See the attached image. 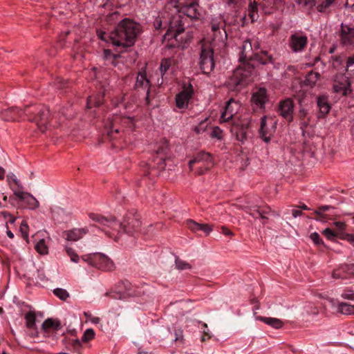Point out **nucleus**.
I'll return each mask as SVG.
<instances>
[{
	"label": "nucleus",
	"instance_id": "obj_1",
	"mask_svg": "<svg viewBox=\"0 0 354 354\" xmlns=\"http://www.w3.org/2000/svg\"><path fill=\"white\" fill-rule=\"evenodd\" d=\"M2 118L6 121H18L28 120L33 122L42 133L48 129L50 112L43 105H28L24 109L19 107H10L1 113Z\"/></svg>",
	"mask_w": 354,
	"mask_h": 354
},
{
	"label": "nucleus",
	"instance_id": "obj_2",
	"mask_svg": "<svg viewBox=\"0 0 354 354\" xmlns=\"http://www.w3.org/2000/svg\"><path fill=\"white\" fill-rule=\"evenodd\" d=\"M88 216L92 221L111 227L112 231H106V234L111 237H113L115 240L118 239V234H121L122 231L133 234L140 231L142 225L140 215L138 213H128L122 223L116 221L113 216L105 217L95 213H90Z\"/></svg>",
	"mask_w": 354,
	"mask_h": 354
},
{
	"label": "nucleus",
	"instance_id": "obj_3",
	"mask_svg": "<svg viewBox=\"0 0 354 354\" xmlns=\"http://www.w3.org/2000/svg\"><path fill=\"white\" fill-rule=\"evenodd\" d=\"M141 32L140 24L129 19L122 20L115 30L110 32V39L115 46L130 47L133 46Z\"/></svg>",
	"mask_w": 354,
	"mask_h": 354
},
{
	"label": "nucleus",
	"instance_id": "obj_4",
	"mask_svg": "<svg viewBox=\"0 0 354 354\" xmlns=\"http://www.w3.org/2000/svg\"><path fill=\"white\" fill-rule=\"evenodd\" d=\"M169 149L167 142H162L156 150V155L149 164L150 171H145V175L158 176L166 167V160L169 159Z\"/></svg>",
	"mask_w": 354,
	"mask_h": 354
},
{
	"label": "nucleus",
	"instance_id": "obj_5",
	"mask_svg": "<svg viewBox=\"0 0 354 354\" xmlns=\"http://www.w3.org/2000/svg\"><path fill=\"white\" fill-rule=\"evenodd\" d=\"M253 68L249 65H243L236 68L227 82V86L233 91L240 90L247 84Z\"/></svg>",
	"mask_w": 354,
	"mask_h": 354
},
{
	"label": "nucleus",
	"instance_id": "obj_6",
	"mask_svg": "<svg viewBox=\"0 0 354 354\" xmlns=\"http://www.w3.org/2000/svg\"><path fill=\"white\" fill-rule=\"evenodd\" d=\"M81 258L90 266L103 271H112L115 269L113 261L102 253L85 254Z\"/></svg>",
	"mask_w": 354,
	"mask_h": 354
},
{
	"label": "nucleus",
	"instance_id": "obj_7",
	"mask_svg": "<svg viewBox=\"0 0 354 354\" xmlns=\"http://www.w3.org/2000/svg\"><path fill=\"white\" fill-rule=\"evenodd\" d=\"M214 165L212 156L208 153L201 152L198 153L189 162L190 170H195L198 175H202Z\"/></svg>",
	"mask_w": 354,
	"mask_h": 354
},
{
	"label": "nucleus",
	"instance_id": "obj_8",
	"mask_svg": "<svg viewBox=\"0 0 354 354\" xmlns=\"http://www.w3.org/2000/svg\"><path fill=\"white\" fill-rule=\"evenodd\" d=\"M199 66L202 72L209 74L214 68V50L211 44L205 42L201 47Z\"/></svg>",
	"mask_w": 354,
	"mask_h": 354
},
{
	"label": "nucleus",
	"instance_id": "obj_9",
	"mask_svg": "<svg viewBox=\"0 0 354 354\" xmlns=\"http://www.w3.org/2000/svg\"><path fill=\"white\" fill-rule=\"evenodd\" d=\"M185 30L182 23V17L180 15L172 17L169 21V26L167 32L165 34V39H170L171 37L177 40V37Z\"/></svg>",
	"mask_w": 354,
	"mask_h": 354
},
{
	"label": "nucleus",
	"instance_id": "obj_10",
	"mask_svg": "<svg viewBox=\"0 0 354 354\" xmlns=\"http://www.w3.org/2000/svg\"><path fill=\"white\" fill-rule=\"evenodd\" d=\"M250 122L249 117H243L232 125L231 131L238 140L243 142L246 139Z\"/></svg>",
	"mask_w": 354,
	"mask_h": 354
},
{
	"label": "nucleus",
	"instance_id": "obj_11",
	"mask_svg": "<svg viewBox=\"0 0 354 354\" xmlns=\"http://www.w3.org/2000/svg\"><path fill=\"white\" fill-rule=\"evenodd\" d=\"M308 43V37L300 33L295 32L290 36L289 47L294 53L304 50Z\"/></svg>",
	"mask_w": 354,
	"mask_h": 354
},
{
	"label": "nucleus",
	"instance_id": "obj_12",
	"mask_svg": "<svg viewBox=\"0 0 354 354\" xmlns=\"http://www.w3.org/2000/svg\"><path fill=\"white\" fill-rule=\"evenodd\" d=\"M339 36L340 43L343 46H353L354 44V25L342 24Z\"/></svg>",
	"mask_w": 354,
	"mask_h": 354
},
{
	"label": "nucleus",
	"instance_id": "obj_13",
	"mask_svg": "<svg viewBox=\"0 0 354 354\" xmlns=\"http://www.w3.org/2000/svg\"><path fill=\"white\" fill-rule=\"evenodd\" d=\"M239 107V104L234 99H230L226 103L224 111L222 112L220 122H226L230 121L233 116L236 113Z\"/></svg>",
	"mask_w": 354,
	"mask_h": 354
},
{
	"label": "nucleus",
	"instance_id": "obj_14",
	"mask_svg": "<svg viewBox=\"0 0 354 354\" xmlns=\"http://www.w3.org/2000/svg\"><path fill=\"white\" fill-rule=\"evenodd\" d=\"M13 193L18 199L24 201L30 209L34 210L39 207V201L32 194L17 189H13Z\"/></svg>",
	"mask_w": 354,
	"mask_h": 354
},
{
	"label": "nucleus",
	"instance_id": "obj_15",
	"mask_svg": "<svg viewBox=\"0 0 354 354\" xmlns=\"http://www.w3.org/2000/svg\"><path fill=\"white\" fill-rule=\"evenodd\" d=\"M293 110L294 102L293 100L290 98L282 100L279 104V114L289 122L293 119Z\"/></svg>",
	"mask_w": 354,
	"mask_h": 354
},
{
	"label": "nucleus",
	"instance_id": "obj_16",
	"mask_svg": "<svg viewBox=\"0 0 354 354\" xmlns=\"http://www.w3.org/2000/svg\"><path fill=\"white\" fill-rule=\"evenodd\" d=\"M267 120L268 118L266 116H264L261 118L259 133L261 138L266 142H269L272 135V133L274 131L276 122L270 119L271 126L270 127H268L267 124Z\"/></svg>",
	"mask_w": 354,
	"mask_h": 354
},
{
	"label": "nucleus",
	"instance_id": "obj_17",
	"mask_svg": "<svg viewBox=\"0 0 354 354\" xmlns=\"http://www.w3.org/2000/svg\"><path fill=\"white\" fill-rule=\"evenodd\" d=\"M192 86L189 84L187 88H184L181 92L176 95V104L179 109H185L188 106L189 100L192 96Z\"/></svg>",
	"mask_w": 354,
	"mask_h": 354
},
{
	"label": "nucleus",
	"instance_id": "obj_18",
	"mask_svg": "<svg viewBox=\"0 0 354 354\" xmlns=\"http://www.w3.org/2000/svg\"><path fill=\"white\" fill-rule=\"evenodd\" d=\"M88 232L86 227L73 228L66 230L63 232L64 237L68 241H77L81 239Z\"/></svg>",
	"mask_w": 354,
	"mask_h": 354
},
{
	"label": "nucleus",
	"instance_id": "obj_19",
	"mask_svg": "<svg viewBox=\"0 0 354 354\" xmlns=\"http://www.w3.org/2000/svg\"><path fill=\"white\" fill-rule=\"evenodd\" d=\"M198 6L196 0H189L187 3L179 8L178 10L190 18H197L199 15Z\"/></svg>",
	"mask_w": 354,
	"mask_h": 354
},
{
	"label": "nucleus",
	"instance_id": "obj_20",
	"mask_svg": "<svg viewBox=\"0 0 354 354\" xmlns=\"http://www.w3.org/2000/svg\"><path fill=\"white\" fill-rule=\"evenodd\" d=\"M268 100L267 91L264 88H259L252 94L251 98L252 102L260 108L263 107Z\"/></svg>",
	"mask_w": 354,
	"mask_h": 354
},
{
	"label": "nucleus",
	"instance_id": "obj_21",
	"mask_svg": "<svg viewBox=\"0 0 354 354\" xmlns=\"http://www.w3.org/2000/svg\"><path fill=\"white\" fill-rule=\"evenodd\" d=\"M26 326L30 330V335L32 337H38V331L35 327V314L34 312L29 311L25 315Z\"/></svg>",
	"mask_w": 354,
	"mask_h": 354
},
{
	"label": "nucleus",
	"instance_id": "obj_22",
	"mask_svg": "<svg viewBox=\"0 0 354 354\" xmlns=\"http://www.w3.org/2000/svg\"><path fill=\"white\" fill-rule=\"evenodd\" d=\"M61 328L60 322L51 318L47 319L41 325V330L48 336L50 333H55Z\"/></svg>",
	"mask_w": 354,
	"mask_h": 354
},
{
	"label": "nucleus",
	"instance_id": "obj_23",
	"mask_svg": "<svg viewBox=\"0 0 354 354\" xmlns=\"http://www.w3.org/2000/svg\"><path fill=\"white\" fill-rule=\"evenodd\" d=\"M189 229L194 232H203L208 235L212 231V226L207 223H198L192 220L187 221Z\"/></svg>",
	"mask_w": 354,
	"mask_h": 354
},
{
	"label": "nucleus",
	"instance_id": "obj_24",
	"mask_svg": "<svg viewBox=\"0 0 354 354\" xmlns=\"http://www.w3.org/2000/svg\"><path fill=\"white\" fill-rule=\"evenodd\" d=\"M251 42L248 40L243 41L241 51V62L250 61L254 57Z\"/></svg>",
	"mask_w": 354,
	"mask_h": 354
},
{
	"label": "nucleus",
	"instance_id": "obj_25",
	"mask_svg": "<svg viewBox=\"0 0 354 354\" xmlns=\"http://www.w3.org/2000/svg\"><path fill=\"white\" fill-rule=\"evenodd\" d=\"M118 123L124 124H134V118L131 117H124L120 118L119 116H115L113 121H111L110 123V133H113V132L119 133L120 129L117 127Z\"/></svg>",
	"mask_w": 354,
	"mask_h": 354
},
{
	"label": "nucleus",
	"instance_id": "obj_26",
	"mask_svg": "<svg viewBox=\"0 0 354 354\" xmlns=\"http://www.w3.org/2000/svg\"><path fill=\"white\" fill-rule=\"evenodd\" d=\"M317 104L319 109L318 118H324L330 109L328 98L326 96H319L317 98Z\"/></svg>",
	"mask_w": 354,
	"mask_h": 354
},
{
	"label": "nucleus",
	"instance_id": "obj_27",
	"mask_svg": "<svg viewBox=\"0 0 354 354\" xmlns=\"http://www.w3.org/2000/svg\"><path fill=\"white\" fill-rule=\"evenodd\" d=\"M225 23L222 19L219 18L218 19H213L211 24L212 31L214 32V36L215 39L216 37L220 36L223 37V33L225 35V37H227L226 31L224 29Z\"/></svg>",
	"mask_w": 354,
	"mask_h": 354
},
{
	"label": "nucleus",
	"instance_id": "obj_28",
	"mask_svg": "<svg viewBox=\"0 0 354 354\" xmlns=\"http://www.w3.org/2000/svg\"><path fill=\"white\" fill-rule=\"evenodd\" d=\"M337 313L344 315H354V305L346 302H337L333 304Z\"/></svg>",
	"mask_w": 354,
	"mask_h": 354
},
{
	"label": "nucleus",
	"instance_id": "obj_29",
	"mask_svg": "<svg viewBox=\"0 0 354 354\" xmlns=\"http://www.w3.org/2000/svg\"><path fill=\"white\" fill-rule=\"evenodd\" d=\"M333 88L335 92L341 93L344 96L351 93V82L346 77L343 79V82L335 83Z\"/></svg>",
	"mask_w": 354,
	"mask_h": 354
},
{
	"label": "nucleus",
	"instance_id": "obj_30",
	"mask_svg": "<svg viewBox=\"0 0 354 354\" xmlns=\"http://www.w3.org/2000/svg\"><path fill=\"white\" fill-rule=\"evenodd\" d=\"M150 82L146 76L145 72H140L138 75L136 86L137 88H144L149 92Z\"/></svg>",
	"mask_w": 354,
	"mask_h": 354
},
{
	"label": "nucleus",
	"instance_id": "obj_31",
	"mask_svg": "<svg viewBox=\"0 0 354 354\" xmlns=\"http://www.w3.org/2000/svg\"><path fill=\"white\" fill-rule=\"evenodd\" d=\"M258 319L276 329L281 328L283 326V322L277 318L259 317Z\"/></svg>",
	"mask_w": 354,
	"mask_h": 354
},
{
	"label": "nucleus",
	"instance_id": "obj_32",
	"mask_svg": "<svg viewBox=\"0 0 354 354\" xmlns=\"http://www.w3.org/2000/svg\"><path fill=\"white\" fill-rule=\"evenodd\" d=\"M252 60L257 61L259 63L265 65L268 63L273 62V57L269 55L267 52H262L261 55L255 54Z\"/></svg>",
	"mask_w": 354,
	"mask_h": 354
},
{
	"label": "nucleus",
	"instance_id": "obj_33",
	"mask_svg": "<svg viewBox=\"0 0 354 354\" xmlns=\"http://www.w3.org/2000/svg\"><path fill=\"white\" fill-rule=\"evenodd\" d=\"M7 180L12 191L13 189L21 190L23 189L21 182L17 179L15 174H9L7 176Z\"/></svg>",
	"mask_w": 354,
	"mask_h": 354
},
{
	"label": "nucleus",
	"instance_id": "obj_34",
	"mask_svg": "<svg viewBox=\"0 0 354 354\" xmlns=\"http://www.w3.org/2000/svg\"><path fill=\"white\" fill-rule=\"evenodd\" d=\"M259 5L266 13L272 12V10L277 6L279 0H259Z\"/></svg>",
	"mask_w": 354,
	"mask_h": 354
},
{
	"label": "nucleus",
	"instance_id": "obj_35",
	"mask_svg": "<svg viewBox=\"0 0 354 354\" xmlns=\"http://www.w3.org/2000/svg\"><path fill=\"white\" fill-rule=\"evenodd\" d=\"M102 95H99L97 96H90L87 100V106L88 109L92 108L93 106H99L102 104Z\"/></svg>",
	"mask_w": 354,
	"mask_h": 354
},
{
	"label": "nucleus",
	"instance_id": "obj_36",
	"mask_svg": "<svg viewBox=\"0 0 354 354\" xmlns=\"http://www.w3.org/2000/svg\"><path fill=\"white\" fill-rule=\"evenodd\" d=\"M303 309L307 315H317L319 310L313 302L306 301L303 306Z\"/></svg>",
	"mask_w": 354,
	"mask_h": 354
},
{
	"label": "nucleus",
	"instance_id": "obj_37",
	"mask_svg": "<svg viewBox=\"0 0 354 354\" xmlns=\"http://www.w3.org/2000/svg\"><path fill=\"white\" fill-rule=\"evenodd\" d=\"M270 209L268 207L266 209L260 210L259 209H255L250 212V214L254 218H257V216H259L263 221V224L266 223V221L268 220V217L266 216L269 212Z\"/></svg>",
	"mask_w": 354,
	"mask_h": 354
},
{
	"label": "nucleus",
	"instance_id": "obj_38",
	"mask_svg": "<svg viewBox=\"0 0 354 354\" xmlns=\"http://www.w3.org/2000/svg\"><path fill=\"white\" fill-rule=\"evenodd\" d=\"M248 16L252 22L258 18L257 4L255 1L250 3L249 5Z\"/></svg>",
	"mask_w": 354,
	"mask_h": 354
},
{
	"label": "nucleus",
	"instance_id": "obj_39",
	"mask_svg": "<svg viewBox=\"0 0 354 354\" xmlns=\"http://www.w3.org/2000/svg\"><path fill=\"white\" fill-rule=\"evenodd\" d=\"M319 75L317 73L310 72L306 77V83L307 85L313 86L319 80Z\"/></svg>",
	"mask_w": 354,
	"mask_h": 354
},
{
	"label": "nucleus",
	"instance_id": "obj_40",
	"mask_svg": "<svg viewBox=\"0 0 354 354\" xmlns=\"http://www.w3.org/2000/svg\"><path fill=\"white\" fill-rule=\"evenodd\" d=\"M65 250H66V252L68 254V256L70 257L71 261L72 262H74L76 263L79 262L80 257L73 248L66 246L65 248Z\"/></svg>",
	"mask_w": 354,
	"mask_h": 354
},
{
	"label": "nucleus",
	"instance_id": "obj_41",
	"mask_svg": "<svg viewBox=\"0 0 354 354\" xmlns=\"http://www.w3.org/2000/svg\"><path fill=\"white\" fill-rule=\"evenodd\" d=\"M20 232L21 234V236L26 241L27 243L29 242L28 239V231L29 227L28 225V223L26 221H23L21 223L20 227H19Z\"/></svg>",
	"mask_w": 354,
	"mask_h": 354
},
{
	"label": "nucleus",
	"instance_id": "obj_42",
	"mask_svg": "<svg viewBox=\"0 0 354 354\" xmlns=\"http://www.w3.org/2000/svg\"><path fill=\"white\" fill-rule=\"evenodd\" d=\"M35 250L41 254H46L48 253V247L46 246L44 239H40L36 243Z\"/></svg>",
	"mask_w": 354,
	"mask_h": 354
},
{
	"label": "nucleus",
	"instance_id": "obj_43",
	"mask_svg": "<svg viewBox=\"0 0 354 354\" xmlns=\"http://www.w3.org/2000/svg\"><path fill=\"white\" fill-rule=\"evenodd\" d=\"M176 266L178 270H189L192 268V266L187 262L180 259L178 257L176 259L175 261Z\"/></svg>",
	"mask_w": 354,
	"mask_h": 354
},
{
	"label": "nucleus",
	"instance_id": "obj_44",
	"mask_svg": "<svg viewBox=\"0 0 354 354\" xmlns=\"http://www.w3.org/2000/svg\"><path fill=\"white\" fill-rule=\"evenodd\" d=\"M346 70L351 75H354V53L347 58L346 63Z\"/></svg>",
	"mask_w": 354,
	"mask_h": 354
},
{
	"label": "nucleus",
	"instance_id": "obj_45",
	"mask_svg": "<svg viewBox=\"0 0 354 354\" xmlns=\"http://www.w3.org/2000/svg\"><path fill=\"white\" fill-rule=\"evenodd\" d=\"M95 337V332L92 328L86 329L82 337V342H88L90 340L93 339Z\"/></svg>",
	"mask_w": 354,
	"mask_h": 354
},
{
	"label": "nucleus",
	"instance_id": "obj_46",
	"mask_svg": "<svg viewBox=\"0 0 354 354\" xmlns=\"http://www.w3.org/2000/svg\"><path fill=\"white\" fill-rule=\"evenodd\" d=\"M53 292L62 300H66L69 296L68 292L62 288H56L53 290Z\"/></svg>",
	"mask_w": 354,
	"mask_h": 354
},
{
	"label": "nucleus",
	"instance_id": "obj_47",
	"mask_svg": "<svg viewBox=\"0 0 354 354\" xmlns=\"http://www.w3.org/2000/svg\"><path fill=\"white\" fill-rule=\"evenodd\" d=\"M170 66L171 60L169 59H164L162 60L160 66V71L162 75H163L167 71Z\"/></svg>",
	"mask_w": 354,
	"mask_h": 354
},
{
	"label": "nucleus",
	"instance_id": "obj_48",
	"mask_svg": "<svg viewBox=\"0 0 354 354\" xmlns=\"http://www.w3.org/2000/svg\"><path fill=\"white\" fill-rule=\"evenodd\" d=\"M322 234L326 236L327 239L330 241L334 240L335 237L336 236L339 237V235L330 228H326L324 230L322 231Z\"/></svg>",
	"mask_w": 354,
	"mask_h": 354
},
{
	"label": "nucleus",
	"instance_id": "obj_49",
	"mask_svg": "<svg viewBox=\"0 0 354 354\" xmlns=\"http://www.w3.org/2000/svg\"><path fill=\"white\" fill-rule=\"evenodd\" d=\"M311 240L317 245H324V241L320 238V236L317 232H313L310 236Z\"/></svg>",
	"mask_w": 354,
	"mask_h": 354
},
{
	"label": "nucleus",
	"instance_id": "obj_50",
	"mask_svg": "<svg viewBox=\"0 0 354 354\" xmlns=\"http://www.w3.org/2000/svg\"><path fill=\"white\" fill-rule=\"evenodd\" d=\"M222 134L223 131L219 127H216L213 129L212 131L211 132L210 137L221 140L222 138Z\"/></svg>",
	"mask_w": 354,
	"mask_h": 354
},
{
	"label": "nucleus",
	"instance_id": "obj_51",
	"mask_svg": "<svg viewBox=\"0 0 354 354\" xmlns=\"http://www.w3.org/2000/svg\"><path fill=\"white\" fill-rule=\"evenodd\" d=\"M342 297L344 299L354 300V291L352 290H346L342 295Z\"/></svg>",
	"mask_w": 354,
	"mask_h": 354
},
{
	"label": "nucleus",
	"instance_id": "obj_52",
	"mask_svg": "<svg viewBox=\"0 0 354 354\" xmlns=\"http://www.w3.org/2000/svg\"><path fill=\"white\" fill-rule=\"evenodd\" d=\"M330 208L328 205L319 207L317 210L315 211V214L319 216V220L322 221L324 219L322 213L325 211L328 210Z\"/></svg>",
	"mask_w": 354,
	"mask_h": 354
},
{
	"label": "nucleus",
	"instance_id": "obj_53",
	"mask_svg": "<svg viewBox=\"0 0 354 354\" xmlns=\"http://www.w3.org/2000/svg\"><path fill=\"white\" fill-rule=\"evenodd\" d=\"M4 218L8 219L10 223H14L16 221V217L13 216L10 212L4 211L1 212Z\"/></svg>",
	"mask_w": 354,
	"mask_h": 354
},
{
	"label": "nucleus",
	"instance_id": "obj_54",
	"mask_svg": "<svg viewBox=\"0 0 354 354\" xmlns=\"http://www.w3.org/2000/svg\"><path fill=\"white\" fill-rule=\"evenodd\" d=\"M346 266L345 267H341L339 269H337V270H335L333 271V277L335 278V279H340V278H345L346 277V275L345 274H342L341 273V270H344V268H346Z\"/></svg>",
	"mask_w": 354,
	"mask_h": 354
},
{
	"label": "nucleus",
	"instance_id": "obj_55",
	"mask_svg": "<svg viewBox=\"0 0 354 354\" xmlns=\"http://www.w3.org/2000/svg\"><path fill=\"white\" fill-rule=\"evenodd\" d=\"M353 237H354V234H353L342 233V234H339V239H341L342 240H346L348 242H349L350 243L353 241Z\"/></svg>",
	"mask_w": 354,
	"mask_h": 354
},
{
	"label": "nucleus",
	"instance_id": "obj_56",
	"mask_svg": "<svg viewBox=\"0 0 354 354\" xmlns=\"http://www.w3.org/2000/svg\"><path fill=\"white\" fill-rule=\"evenodd\" d=\"M353 237H354V234H353L342 233V234H339V239H341L342 240H346L348 242H349L350 243L353 241Z\"/></svg>",
	"mask_w": 354,
	"mask_h": 354
},
{
	"label": "nucleus",
	"instance_id": "obj_57",
	"mask_svg": "<svg viewBox=\"0 0 354 354\" xmlns=\"http://www.w3.org/2000/svg\"><path fill=\"white\" fill-rule=\"evenodd\" d=\"M297 3L299 4L303 3L304 6H309L312 8L315 6L316 1L315 0H298Z\"/></svg>",
	"mask_w": 354,
	"mask_h": 354
},
{
	"label": "nucleus",
	"instance_id": "obj_58",
	"mask_svg": "<svg viewBox=\"0 0 354 354\" xmlns=\"http://www.w3.org/2000/svg\"><path fill=\"white\" fill-rule=\"evenodd\" d=\"M97 35L100 39L111 43V40L110 39V33L108 34L104 32H99Z\"/></svg>",
	"mask_w": 354,
	"mask_h": 354
},
{
	"label": "nucleus",
	"instance_id": "obj_59",
	"mask_svg": "<svg viewBox=\"0 0 354 354\" xmlns=\"http://www.w3.org/2000/svg\"><path fill=\"white\" fill-rule=\"evenodd\" d=\"M329 6H326V1H324V2L319 4L317 6V11L320 12H324L326 8L328 7Z\"/></svg>",
	"mask_w": 354,
	"mask_h": 354
},
{
	"label": "nucleus",
	"instance_id": "obj_60",
	"mask_svg": "<svg viewBox=\"0 0 354 354\" xmlns=\"http://www.w3.org/2000/svg\"><path fill=\"white\" fill-rule=\"evenodd\" d=\"M67 84H68L67 82L63 80L62 79L59 78L57 80V87L59 88H65Z\"/></svg>",
	"mask_w": 354,
	"mask_h": 354
},
{
	"label": "nucleus",
	"instance_id": "obj_61",
	"mask_svg": "<svg viewBox=\"0 0 354 354\" xmlns=\"http://www.w3.org/2000/svg\"><path fill=\"white\" fill-rule=\"evenodd\" d=\"M298 114L301 120H304L307 117L308 113L304 109H301Z\"/></svg>",
	"mask_w": 354,
	"mask_h": 354
},
{
	"label": "nucleus",
	"instance_id": "obj_62",
	"mask_svg": "<svg viewBox=\"0 0 354 354\" xmlns=\"http://www.w3.org/2000/svg\"><path fill=\"white\" fill-rule=\"evenodd\" d=\"M189 0H176V7L178 9L185 3H187Z\"/></svg>",
	"mask_w": 354,
	"mask_h": 354
},
{
	"label": "nucleus",
	"instance_id": "obj_63",
	"mask_svg": "<svg viewBox=\"0 0 354 354\" xmlns=\"http://www.w3.org/2000/svg\"><path fill=\"white\" fill-rule=\"evenodd\" d=\"M154 26L156 29H160L162 27V20L160 18H156L154 21Z\"/></svg>",
	"mask_w": 354,
	"mask_h": 354
},
{
	"label": "nucleus",
	"instance_id": "obj_64",
	"mask_svg": "<svg viewBox=\"0 0 354 354\" xmlns=\"http://www.w3.org/2000/svg\"><path fill=\"white\" fill-rule=\"evenodd\" d=\"M222 232L223 234L226 235V236H233L234 235V233L229 229H227V227H222Z\"/></svg>",
	"mask_w": 354,
	"mask_h": 354
}]
</instances>
